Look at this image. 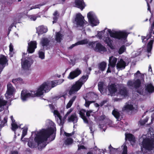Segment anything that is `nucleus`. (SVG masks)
I'll use <instances>...</instances> for the list:
<instances>
[{
    "mask_svg": "<svg viewBox=\"0 0 154 154\" xmlns=\"http://www.w3.org/2000/svg\"><path fill=\"white\" fill-rule=\"evenodd\" d=\"M50 42L48 39L47 38H43L42 39L41 44L43 47L47 46Z\"/></svg>",
    "mask_w": 154,
    "mask_h": 154,
    "instance_id": "31",
    "label": "nucleus"
},
{
    "mask_svg": "<svg viewBox=\"0 0 154 154\" xmlns=\"http://www.w3.org/2000/svg\"><path fill=\"white\" fill-rule=\"evenodd\" d=\"M63 35L59 32H56L55 39L57 43H60L63 39Z\"/></svg>",
    "mask_w": 154,
    "mask_h": 154,
    "instance_id": "27",
    "label": "nucleus"
},
{
    "mask_svg": "<svg viewBox=\"0 0 154 154\" xmlns=\"http://www.w3.org/2000/svg\"><path fill=\"white\" fill-rule=\"evenodd\" d=\"M72 139L70 137H67L65 140L64 143L66 145H69L72 144Z\"/></svg>",
    "mask_w": 154,
    "mask_h": 154,
    "instance_id": "35",
    "label": "nucleus"
},
{
    "mask_svg": "<svg viewBox=\"0 0 154 154\" xmlns=\"http://www.w3.org/2000/svg\"><path fill=\"white\" fill-rule=\"evenodd\" d=\"M88 78V75L82 76L78 81L73 84L68 91V94L71 95L76 94L80 89L82 85L86 81Z\"/></svg>",
    "mask_w": 154,
    "mask_h": 154,
    "instance_id": "5",
    "label": "nucleus"
},
{
    "mask_svg": "<svg viewBox=\"0 0 154 154\" xmlns=\"http://www.w3.org/2000/svg\"><path fill=\"white\" fill-rule=\"evenodd\" d=\"M106 30V33L107 34H109L111 37L119 39L125 38L128 34L126 31H124L111 30L110 29L106 28L103 30L98 32L97 35H96L95 37H97L99 39L102 38V35Z\"/></svg>",
    "mask_w": 154,
    "mask_h": 154,
    "instance_id": "4",
    "label": "nucleus"
},
{
    "mask_svg": "<svg viewBox=\"0 0 154 154\" xmlns=\"http://www.w3.org/2000/svg\"><path fill=\"white\" fill-rule=\"evenodd\" d=\"M86 111L83 109H82L79 111V114L81 118L83 119L84 122L85 123H88V121L87 119L85 116V113Z\"/></svg>",
    "mask_w": 154,
    "mask_h": 154,
    "instance_id": "24",
    "label": "nucleus"
},
{
    "mask_svg": "<svg viewBox=\"0 0 154 154\" xmlns=\"http://www.w3.org/2000/svg\"><path fill=\"white\" fill-rule=\"evenodd\" d=\"M73 109L71 108L67 112L66 114L65 118H66L67 116L72 111Z\"/></svg>",
    "mask_w": 154,
    "mask_h": 154,
    "instance_id": "50",
    "label": "nucleus"
},
{
    "mask_svg": "<svg viewBox=\"0 0 154 154\" xmlns=\"http://www.w3.org/2000/svg\"><path fill=\"white\" fill-rule=\"evenodd\" d=\"M76 7L82 10L85 6L83 0H76L75 1Z\"/></svg>",
    "mask_w": 154,
    "mask_h": 154,
    "instance_id": "22",
    "label": "nucleus"
},
{
    "mask_svg": "<svg viewBox=\"0 0 154 154\" xmlns=\"http://www.w3.org/2000/svg\"><path fill=\"white\" fill-rule=\"evenodd\" d=\"M57 81H54L52 82H45V84L46 87H48V91L50 90L52 88H53L58 84H57Z\"/></svg>",
    "mask_w": 154,
    "mask_h": 154,
    "instance_id": "19",
    "label": "nucleus"
},
{
    "mask_svg": "<svg viewBox=\"0 0 154 154\" xmlns=\"http://www.w3.org/2000/svg\"><path fill=\"white\" fill-rule=\"evenodd\" d=\"M117 60V59L114 56H112L109 57L108 66L113 68L115 67L116 65Z\"/></svg>",
    "mask_w": 154,
    "mask_h": 154,
    "instance_id": "18",
    "label": "nucleus"
},
{
    "mask_svg": "<svg viewBox=\"0 0 154 154\" xmlns=\"http://www.w3.org/2000/svg\"><path fill=\"white\" fill-rule=\"evenodd\" d=\"M27 54V53H23L21 59L22 68L25 70H29L33 63L32 60L30 58L26 57L25 59H23L25 58V55Z\"/></svg>",
    "mask_w": 154,
    "mask_h": 154,
    "instance_id": "8",
    "label": "nucleus"
},
{
    "mask_svg": "<svg viewBox=\"0 0 154 154\" xmlns=\"http://www.w3.org/2000/svg\"><path fill=\"white\" fill-rule=\"evenodd\" d=\"M54 16H59V15L58 13V12L57 11H55L54 13L53 14Z\"/></svg>",
    "mask_w": 154,
    "mask_h": 154,
    "instance_id": "64",
    "label": "nucleus"
},
{
    "mask_svg": "<svg viewBox=\"0 0 154 154\" xmlns=\"http://www.w3.org/2000/svg\"><path fill=\"white\" fill-rule=\"evenodd\" d=\"M65 95H60L59 96H57L56 97V99H58L59 98H60L61 97H63L64 98H65Z\"/></svg>",
    "mask_w": 154,
    "mask_h": 154,
    "instance_id": "60",
    "label": "nucleus"
},
{
    "mask_svg": "<svg viewBox=\"0 0 154 154\" xmlns=\"http://www.w3.org/2000/svg\"><path fill=\"white\" fill-rule=\"evenodd\" d=\"M126 48L125 46L123 45L121 46L119 49L118 51V53L119 54H122L126 50Z\"/></svg>",
    "mask_w": 154,
    "mask_h": 154,
    "instance_id": "42",
    "label": "nucleus"
},
{
    "mask_svg": "<svg viewBox=\"0 0 154 154\" xmlns=\"http://www.w3.org/2000/svg\"><path fill=\"white\" fill-rule=\"evenodd\" d=\"M94 112L93 110H89L86 112V115L88 117H89L91 115L93 116L94 115Z\"/></svg>",
    "mask_w": 154,
    "mask_h": 154,
    "instance_id": "46",
    "label": "nucleus"
},
{
    "mask_svg": "<svg viewBox=\"0 0 154 154\" xmlns=\"http://www.w3.org/2000/svg\"><path fill=\"white\" fill-rule=\"evenodd\" d=\"M40 16L38 14L32 15L29 16V18L31 20L35 21L38 17H40Z\"/></svg>",
    "mask_w": 154,
    "mask_h": 154,
    "instance_id": "38",
    "label": "nucleus"
},
{
    "mask_svg": "<svg viewBox=\"0 0 154 154\" xmlns=\"http://www.w3.org/2000/svg\"><path fill=\"white\" fill-rule=\"evenodd\" d=\"M117 94L120 96L122 98L127 97L128 95V92L125 88H123L122 89L120 90Z\"/></svg>",
    "mask_w": 154,
    "mask_h": 154,
    "instance_id": "26",
    "label": "nucleus"
},
{
    "mask_svg": "<svg viewBox=\"0 0 154 154\" xmlns=\"http://www.w3.org/2000/svg\"><path fill=\"white\" fill-rule=\"evenodd\" d=\"M103 40L108 46L111 47L112 41L109 36L104 37Z\"/></svg>",
    "mask_w": 154,
    "mask_h": 154,
    "instance_id": "32",
    "label": "nucleus"
},
{
    "mask_svg": "<svg viewBox=\"0 0 154 154\" xmlns=\"http://www.w3.org/2000/svg\"><path fill=\"white\" fill-rule=\"evenodd\" d=\"M54 17L53 18V23H56L57 20L59 16H54Z\"/></svg>",
    "mask_w": 154,
    "mask_h": 154,
    "instance_id": "51",
    "label": "nucleus"
},
{
    "mask_svg": "<svg viewBox=\"0 0 154 154\" xmlns=\"http://www.w3.org/2000/svg\"><path fill=\"white\" fill-rule=\"evenodd\" d=\"M39 5H34L32 6L29 9V11L32 10L34 9H35L37 8H39Z\"/></svg>",
    "mask_w": 154,
    "mask_h": 154,
    "instance_id": "52",
    "label": "nucleus"
},
{
    "mask_svg": "<svg viewBox=\"0 0 154 154\" xmlns=\"http://www.w3.org/2000/svg\"><path fill=\"white\" fill-rule=\"evenodd\" d=\"M8 60L6 57L3 55H0V73L2 71L5 66L8 64Z\"/></svg>",
    "mask_w": 154,
    "mask_h": 154,
    "instance_id": "15",
    "label": "nucleus"
},
{
    "mask_svg": "<svg viewBox=\"0 0 154 154\" xmlns=\"http://www.w3.org/2000/svg\"><path fill=\"white\" fill-rule=\"evenodd\" d=\"M106 63L104 62H102L99 65V69L102 71H104L106 66Z\"/></svg>",
    "mask_w": 154,
    "mask_h": 154,
    "instance_id": "37",
    "label": "nucleus"
},
{
    "mask_svg": "<svg viewBox=\"0 0 154 154\" xmlns=\"http://www.w3.org/2000/svg\"><path fill=\"white\" fill-rule=\"evenodd\" d=\"M88 45L90 48L97 52L103 54L107 51L104 46L97 41L90 42L89 43Z\"/></svg>",
    "mask_w": 154,
    "mask_h": 154,
    "instance_id": "7",
    "label": "nucleus"
},
{
    "mask_svg": "<svg viewBox=\"0 0 154 154\" xmlns=\"http://www.w3.org/2000/svg\"><path fill=\"white\" fill-rule=\"evenodd\" d=\"M90 130L91 133L92 134V136H93V135H94L93 132L94 131V130L93 129V128L92 127H90Z\"/></svg>",
    "mask_w": 154,
    "mask_h": 154,
    "instance_id": "59",
    "label": "nucleus"
},
{
    "mask_svg": "<svg viewBox=\"0 0 154 154\" xmlns=\"http://www.w3.org/2000/svg\"><path fill=\"white\" fill-rule=\"evenodd\" d=\"M78 118L75 113L72 114L69 116L68 119L69 122H72L74 124L76 123L78 121Z\"/></svg>",
    "mask_w": 154,
    "mask_h": 154,
    "instance_id": "25",
    "label": "nucleus"
},
{
    "mask_svg": "<svg viewBox=\"0 0 154 154\" xmlns=\"http://www.w3.org/2000/svg\"><path fill=\"white\" fill-rule=\"evenodd\" d=\"M149 118V117H146L144 120L140 121V124L141 125H144V124H145V123H146V122H147Z\"/></svg>",
    "mask_w": 154,
    "mask_h": 154,
    "instance_id": "47",
    "label": "nucleus"
},
{
    "mask_svg": "<svg viewBox=\"0 0 154 154\" xmlns=\"http://www.w3.org/2000/svg\"><path fill=\"white\" fill-rule=\"evenodd\" d=\"M39 57L42 59H43L45 58V54L44 51L42 50L39 51L38 52Z\"/></svg>",
    "mask_w": 154,
    "mask_h": 154,
    "instance_id": "43",
    "label": "nucleus"
},
{
    "mask_svg": "<svg viewBox=\"0 0 154 154\" xmlns=\"http://www.w3.org/2000/svg\"><path fill=\"white\" fill-rule=\"evenodd\" d=\"M7 102L3 98H0V111H3L4 109V106L7 104Z\"/></svg>",
    "mask_w": 154,
    "mask_h": 154,
    "instance_id": "29",
    "label": "nucleus"
},
{
    "mask_svg": "<svg viewBox=\"0 0 154 154\" xmlns=\"http://www.w3.org/2000/svg\"><path fill=\"white\" fill-rule=\"evenodd\" d=\"M9 51H10V53H11V52H12L14 50V48H13L14 47H13V45H12V44L11 43H10V45H9Z\"/></svg>",
    "mask_w": 154,
    "mask_h": 154,
    "instance_id": "49",
    "label": "nucleus"
},
{
    "mask_svg": "<svg viewBox=\"0 0 154 154\" xmlns=\"http://www.w3.org/2000/svg\"><path fill=\"white\" fill-rule=\"evenodd\" d=\"M78 45V44H77V42L74 44H72V45L71 46L69 47L68 48L69 49H71L72 48H73L74 47H75V46Z\"/></svg>",
    "mask_w": 154,
    "mask_h": 154,
    "instance_id": "55",
    "label": "nucleus"
},
{
    "mask_svg": "<svg viewBox=\"0 0 154 154\" xmlns=\"http://www.w3.org/2000/svg\"><path fill=\"white\" fill-rule=\"evenodd\" d=\"M76 97V96H74L69 101L66 106V108L67 109H68L71 107L73 102L75 100Z\"/></svg>",
    "mask_w": 154,
    "mask_h": 154,
    "instance_id": "33",
    "label": "nucleus"
},
{
    "mask_svg": "<svg viewBox=\"0 0 154 154\" xmlns=\"http://www.w3.org/2000/svg\"><path fill=\"white\" fill-rule=\"evenodd\" d=\"M37 43L36 41H32L28 43L27 51L29 53H32L35 51L37 48Z\"/></svg>",
    "mask_w": 154,
    "mask_h": 154,
    "instance_id": "14",
    "label": "nucleus"
},
{
    "mask_svg": "<svg viewBox=\"0 0 154 154\" xmlns=\"http://www.w3.org/2000/svg\"><path fill=\"white\" fill-rule=\"evenodd\" d=\"M37 32L38 35L45 33L48 31V29L46 26H41L38 27L37 28Z\"/></svg>",
    "mask_w": 154,
    "mask_h": 154,
    "instance_id": "21",
    "label": "nucleus"
},
{
    "mask_svg": "<svg viewBox=\"0 0 154 154\" xmlns=\"http://www.w3.org/2000/svg\"><path fill=\"white\" fill-rule=\"evenodd\" d=\"M7 119L8 118L6 116L4 118V120L2 121L1 122V123L0 124L1 127H3L5 125V124L6 123L7 121Z\"/></svg>",
    "mask_w": 154,
    "mask_h": 154,
    "instance_id": "44",
    "label": "nucleus"
},
{
    "mask_svg": "<svg viewBox=\"0 0 154 154\" xmlns=\"http://www.w3.org/2000/svg\"><path fill=\"white\" fill-rule=\"evenodd\" d=\"M127 66L126 63L122 59H121L116 64V67L117 69H124Z\"/></svg>",
    "mask_w": 154,
    "mask_h": 154,
    "instance_id": "20",
    "label": "nucleus"
},
{
    "mask_svg": "<svg viewBox=\"0 0 154 154\" xmlns=\"http://www.w3.org/2000/svg\"><path fill=\"white\" fill-rule=\"evenodd\" d=\"M57 123L59 125H63L64 123V120L62 119V116L59 112L55 110L53 112Z\"/></svg>",
    "mask_w": 154,
    "mask_h": 154,
    "instance_id": "12",
    "label": "nucleus"
},
{
    "mask_svg": "<svg viewBox=\"0 0 154 154\" xmlns=\"http://www.w3.org/2000/svg\"><path fill=\"white\" fill-rule=\"evenodd\" d=\"M73 134V133H67L66 132L65 133V134L67 137H69L72 136Z\"/></svg>",
    "mask_w": 154,
    "mask_h": 154,
    "instance_id": "56",
    "label": "nucleus"
},
{
    "mask_svg": "<svg viewBox=\"0 0 154 154\" xmlns=\"http://www.w3.org/2000/svg\"><path fill=\"white\" fill-rule=\"evenodd\" d=\"M12 82L15 85H20L24 83V82L23 79L20 78L13 79Z\"/></svg>",
    "mask_w": 154,
    "mask_h": 154,
    "instance_id": "30",
    "label": "nucleus"
},
{
    "mask_svg": "<svg viewBox=\"0 0 154 154\" xmlns=\"http://www.w3.org/2000/svg\"><path fill=\"white\" fill-rule=\"evenodd\" d=\"M7 90L5 94V96L7 99L10 98L15 91V88L11 83L7 85Z\"/></svg>",
    "mask_w": 154,
    "mask_h": 154,
    "instance_id": "11",
    "label": "nucleus"
},
{
    "mask_svg": "<svg viewBox=\"0 0 154 154\" xmlns=\"http://www.w3.org/2000/svg\"><path fill=\"white\" fill-rule=\"evenodd\" d=\"M125 140L128 139L131 144L132 145H133L135 141L134 136L131 134H125Z\"/></svg>",
    "mask_w": 154,
    "mask_h": 154,
    "instance_id": "23",
    "label": "nucleus"
},
{
    "mask_svg": "<svg viewBox=\"0 0 154 154\" xmlns=\"http://www.w3.org/2000/svg\"><path fill=\"white\" fill-rule=\"evenodd\" d=\"M109 148L111 153H112V151L116 150V149L113 148L111 145H110L109 146Z\"/></svg>",
    "mask_w": 154,
    "mask_h": 154,
    "instance_id": "54",
    "label": "nucleus"
},
{
    "mask_svg": "<svg viewBox=\"0 0 154 154\" xmlns=\"http://www.w3.org/2000/svg\"><path fill=\"white\" fill-rule=\"evenodd\" d=\"M140 84L141 82L139 79L134 80V81L129 80L127 83L128 86L134 87L137 92L140 94L145 95L148 93H152L154 91V87L151 84H147L146 85V88L144 91L142 89Z\"/></svg>",
    "mask_w": 154,
    "mask_h": 154,
    "instance_id": "3",
    "label": "nucleus"
},
{
    "mask_svg": "<svg viewBox=\"0 0 154 154\" xmlns=\"http://www.w3.org/2000/svg\"><path fill=\"white\" fill-rule=\"evenodd\" d=\"M135 105L134 104V102H131L129 101L128 103H126L122 109L123 111H128L133 110Z\"/></svg>",
    "mask_w": 154,
    "mask_h": 154,
    "instance_id": "16",
    "label": "nucleus"
},
{
    "mask_svg": "<svg viewBox=\"0 0 154 154\" xmlns=\"http://www.w3.org/2000/svg\"><path fill=\"white\" fill-rule=\"evenodd\" d=\"M87 17L89 21L92 26H97L99 23L98 20L95 14L93 12H90L87 14Z\"/></svg>",
    "mask_w": 154,
    "mask_h": 154,
    "instance_id": "9",
    "label": "nucleus"
},
{
    "mask_svg": "<svg viewBox=\"0 0 154 154\" xmlns=\"http://www.w3.org/2000/svg\"><path fill=\"white\" fill-rule=\"evenodd\" d=\"M81 73V70L79 68H77L69 73L68 78L70 79H73L78 77Z\"/></svg>",
    "mask_w": 154,
    "mask_h": 154,
    "instance_id": "13",
    "label": "nucleus"
},
{
    "mask_svg": "<svg viewBox=\"0 0 154 154\" xmlns=\"http://www.w3.org/2000/svg\"><path fill=\"white\" fill-rule=\"evenodd\" d=\"M151 122L152 123L154 121V112L152 114L151 116Z\"/></svg>",
    "mask_w": 154,
    "mask_h": 154,
    "instance_id": "58",
    "label": "nucleus"
},
{
    "mask_svg": "<svg viewBox=\"0 0 154 154\" xmlns=\"http://www.w3.org/2000/svg\"><path fill=\"white\" fill-rule=\"evenodd\" d=\"M64 80L63 79H60L57 81V84L58 85H59L61 84L63 82Z\"/></svg>",
    "mask_w": 154,
    "mask_h": 154,
    "instance_id": "57",
    "label": "nucleus"
},
{
    "mask_svg": "<svg viewBox=\"0 0 154 154\" xmlns=\"http://www.w3.org/2000/svg\"><path fill=\"white\" fill-rule=\"evenodd\" d=\"M27 128H24L23 129L22 132V135L21 140L22 141H23L24 140H23V137L27 134Z\"/></svg>",
    "mask_w": 154,
    "mask_h": 154,
    "instance_id": "40",
    "label": "nucleus"
},
{
    "mask_svg": "<svg viewBox=\"0 0 154 154\" xmlns=\"http://www.w3.org/2000/svg\"><path fill=\"white\" fill-rule=\"evenodd\" d=\"M18 152L17 151H13L11 152V154H18Z\"/></svg>",
    "mask_w": 154,
    "mask_h": 154,
    "instance_id": "62",
    "label": "nucleus"
},
{
    "mask_svg": "<svg viewBox=\"0 0 154 154\" xmlns=\"http://www.w3.org/2000/svg\"><path fill=\"white\" fill-rule=\"evenodd\" d=\"M11 129L12 130L14 131V133L15 134H16V132H15V130L17 129L19 127L20 128V126H18V125L16 124L15 122H13L11 123Z\"/></svg>",
    "mask_w": 154,
    "mask_h": 154,
    "instance_id": "36",
    "label": "nucleus"
},
{
    "mask_svg": "<svg viewBox=\"0 0 154 154\" xmlns=\"http://www.w3.org/2000/svg\"><path fill=\"white\" fill-rule=\"evenodd\" d=\"M49 89L46 87L44 83L39 86L36 92L33 91H28L25 90H23L21 94V99L23 101H25L28 98L42 95L44 93L48 92Z\"/></svg>",
    "mask_w": 154,
    "mask_h": 154,
    "instance_id": "2",
    "label": "nucleus"
},
{
    "mask_svg": "<svg viewBox=\"0 0 154 154\" xmlns=\"http://www.w3.org/2000/svg\"><path fill=\"white\" fill-rule=\"evenodd\" d=\"M85 148V147L83 146H79L78 145V150L80 149H84Z\"/></svg>",
    "mask_w": 154,
    "mask_h": 154,
    "instance_id": "61",
    "label": "nucleus"
},
{
    "mask_svg": "<svg viewBox=\"0 0 154 154\" xmlns=\"http://www.w3.org/2000/svg\"><path fill=\"white\" fill-rule=\"evenodd\" d=\"M84 19V17L80 13L76 14L75 19V23L77 27H83L87 23Z\"/></svg>",
    "mask_w": 154,
    "mask_h": 154,
    "instance_id": "10",
    "label": "nucleus"
},
{
    "mask_svg": "<svg viewBox=\"0 0 154 154\" xmlns=\"http://www.w3.org/2000/svg\"><path fill=\"white\" fill-rule=\"evenodd\" d=\"M107 100H105L103 101L100 103V106H103L105 103H106L107 102Z\"/></svg>",
    "mask_w": 154,
    "mask_h": 154,
    "instance_id": "53",
    "label": "nucleus"
},
{
    "mask_svg": "<svg viewBox=\"0 0 154 154\" xmlns=\"http://www.w3.org/2000/svg\"><path fill=\"white\" fill-rule=\"evenodd\" d=\"M108 90L110 92V94L111 96H114L117 94L116 87L113 84H112L109 85L108 88Z\"/></svg>",
    "mask_w": 154,
    "mask_h": 154,
    "instance_id": "17",
    "label": "nucleus"
},
{
    "mask_svg": "<svg viewBox=\"0 0 154 154\" xmlns=\"http://www.w3.org/2000/svg\"><path fill=\"white\" fill-rule=\"evenodd\" d=\"M121 148L123 150L122 154H127V147L125 145V144H123L121 146Z\"/></svg>",
    "mask_w": 154,
    "mask_h": 154,
    "instance_id": "39",
    "label": "nucleus"
},
{
    "mask_svg": "<svg viewBox=\"0 0 154 154\" xmlns=\"http://www.w3.org/2000/svg\"><path fill=\"white\" fill-rule=\"evenodd\" d=\"M88 39H85L77 42V44H78V45H84L88 43Z\"/></svg>",
    "mask_w": 154,
    "mask_h": 154,
    "instance_id": "41",
    "label": "nucleus"
},
{
    "mask_svg": "<svg viewBox=\"0 0 154 154\" xmlns=\"http://www.w3.org/2000/svg\"><path fill=\"white\" fill-rule=\"evenodd\" d=\"M109 124H108L109 125V126L110 127L113 126V125H112V121H110V120H109Z\"/></svg>",
    "mask_w": 154,
    "mask_h": 154,
    "instance_id": "63",
    "label": "nucleus"
},
{
    "mask_svg": "<svg viewBox=\"0 0 154 154\" xmlns=\"http://www.w3.org/2000/svg\"><path fill=\"white\" fill-rule=\"evenodd\" d=\"M142 75L140 73V72L138 70L137 71V72L134 74L135 79L138 78L140 77H141Z\"/></svg>",
    "mask_w": 154,
    "mask_h": 154,
    "instance_id": "45",
    "label": "nucleus"
},
{
    "mask_svg": "<svg viewBox=\"0 0 154 154\" xmlns=\"http://www.w3.org/2000/svg\"><path fill=\"white\" fill-rule=\"evenodd\" d=\"M104 83L103 82H99L98 84V89L101 93L103 94V86Z\"/></svg>",
    "mask_w": 154,
    "mask_h": 154,
    "instance_id": "34",
    "label": "nucleus"
},
{
    "mask_svg": "<svg viewBox=\"0 0 154 154\" xmlns=\"http://www.w3.org/2000/svg\"><path fill=\"white\" fill-rule=\"evenodd\" d=\"M46 124L49 126L47 129H43L32 132V135L28 142L29 147L33 148L37 146L38 149L41 150L46 145V141L50 136L53 137L51 140L54 139L55 136V124L50 120H47Z\"/></svg>",
    "mask_w": 154,
    "mask_h": 154,
    "instance_id": "1",
    "label": "nucleus"
},
{
    "mask_svg": "<svg viewBox=\"0 0 154 154\" xmlns=\"http://www.w3.org/2000/svg\"><path fill=\"white\" fill-rule=\"evenodd\" d=\"M112 114L118 120H121L120 113L118 109H114L112 111Z\"/></svg>",
    "mask_w": 154,
    "mask_h": 154,
    "instance_id": "28",
    "label": "nucleus"
},
{
    "mask_svg": "<svg viewBox=\"0 0 154 154\" xmlns=\"http://www.w3.org/2000/svg\"><path fill=\"white\" fill-rule=\"evenodd\" d=\"M154 29V21L151 26L149 34H148L146 37L142 36L141 37V39L143 42H145L149 38H151V40L148 43L147 46V56L149 57L151 55V51L152 48V45L153 42L154 41V36H152L151 35L152 31Z\"/></svg>",
    "mask_w": 154,
    "mask_h": 154,
    "instance_id": "6",
    "label": "nucleus"
},
{
    "mask_svg": "<svg viewBox=\"0 0 154 154\" xmlns=\"http://www.w3.org/2000/svg\"><path fill=\"white\" fill-rule=\"evenodd\" d=\"M85 106L86 107H89L90 103L94 102L93 101H89L88 100L85 99Z\"/></svg>",
    "mask_w": 154,
    "mask_h": 154,
    "instance_id": "48",
    "label": "nucleus"
}]
</instances>
